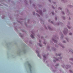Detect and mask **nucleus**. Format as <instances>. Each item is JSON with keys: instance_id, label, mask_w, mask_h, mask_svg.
I'll return each instance as SVG.
<instances>
[{"instance_id": "nucleus-1", "label": "nucleus", "mask_w": 73, "mask_h": 73, "mask_svg": "<svg viewBox=\"0 0 73 73\" xmlns=\"http://www.w3.org/2000/svg\"><path fill=\"white\" fill-rule=\"evenodd\" d=\"M31 38H34V36L33 35H31Z\"/></svg>"}, {"instance_id": "nucleus-2", "label": "nucleus", "mask_w": 73, "mask_h": 73, "mask_svg": "<svg viewBox=\"0 0 73 73\" xmlns=\"http://www.w3.org/2000/svg\"><path fill=\"white\" fill-rule=\"evenodd\" d=\"M69 52L70 53H72L73 52V50H70L69 51Z\"/></svg>"}, {"instance_id": "nucleus-3", "label": "nucleus", "mask_w": 73, "mask_h": 73, "mask_svg": "<svg viewBox=\"0 0 73 73\" xmlns=\"http://www.w3.org/2000/svg\"><path fill=\"white\" fill-rule=\"evenodd\" d=\"M29 66V67L30 68H32V67L31 66V65L30 64H28Z\"/></svg>"}, {"instance_id": "nucleus-4", "label": "nucleus", "mask_w": 73, "mask_h": 73, "mask_svg": "<svg viewBox=\"0 0 73 73\" xmlns=\"http://www.w3.org/2000/svg\"><path fill=\"white\" fill-rule=\"evenodd\" d=\"M43 57H44V58H46V56H45V55H43Z\"/></svg>"}, {"instance_id": "nucleus-5", "label": "nucleus", "mask_w": 73, "mask_h": 73, "mask_svg": "<svg viewBox=\"0 0 73 73\" xmlns=\"http://www.w3.org/2000/svg\"><path fill=\"white\" fill-rule=\"evenodd\" d=\"M61 9H62V8L61 7L59 8V10H61Z\"/></svg>"}, {"instance_id": "nucleus-6", "label": "nucleus", "mask_w": 73, "mask_h": 73, "mask_svg": "<svg viewBox=\"0 0 73 73\" xmlns=\"http://www.w3.org/2000/svg\"><path fill=\"white\" fill-rule=\"evenodd\" d=\"M37 56L38 57H40V54H38Z\"/></svg>"}, {"instance_id": "nucleus-7", "label": "nucleus", "mask_w": 73, "mask_h": 73, "mask_svg": "<svg viewBox=\"0 0 73 73\" xmlns=\"http://www.w3.org/2000/svg\"><path fill=\"white\" fill-rule=\"evenodd\" d=\"M62 14H63V15H65V13H64V12H62Z\"/></svg>"}, {"instance_id": "nucleus-8", "label": "nucleus", "mask_w": 73, "mask_h": 73, "mask_svg": "<svg viewBox=\"0 0 73 73\" xmlns=\"http://www.w3.org/2000/svg\"><path fill=\"white\" fill-rule=\"evenodd\" d=\"M52 15H54V12H52Z\"/></svg>"}, {"instance_id": "nucleus-9", "label": "nucleus", "mask_w": 73, "mask_h": 73, "mask_svg": "<svg viewBox=\"0 0 73 73\" xmlns=\"http://www.w3.org/2000/svg\"><path fill=\"white\" fill-rule=\"evenodd\" d=\"M70 35H72V34L71 33H69Z\"/></svg>"}, {"instance_id": "nucleus-10", "label": "nucleus", "mask_w": 73, "mask_h": 73, "mask_svg": "<svg viewBox=\"0 0 73 73\" xmlns=\"http://www.w3.org/2000/svg\"><path fill=\"white\" fill-rule=\"evenodd\" d=\"M68 13H69V11L68 10L67 11Z\"/></svg>"}, {"instance_id": "nucleus-11", "label": "nucleus", "mask_w": 73, "mask_h": 73, "mask_svg": "<svg viewBox=\"0 0 73 73\" xmlns=\"http://www.w3.org/2000/svg\"><path fill=\"white\" fill-rule=\"evenodd\" d=\"M54 42H55V43H56V42H57V41H56V40H55V41H54Z\"/></svg>"}, {"instance_id": "nucleus-12", "label": "nucleus", "mask_w": 73, "mask_h": 73, "mask_svg": "<svg viewBox=\"0 0 73 73\" xmlns=\"http://www.w3.org/2000/svg\"><path fill=\"white\" fill-rule=\"evenodd\" d=\"M58 55L59 56H61V54H58Z\"/></svg>"}, {"instance_id": "nucleus-13", "label": "nucleus", "mask_w": 73, "mask_h": 73, "mask_svg": "<svg viewBox=\"0 0 73 73\" xmlns=\"http://www.w3.org/2000/svg\"><path fill=\"white\" fill-rule=\"evenodd\" d=\"M68 28L69 29H70V27H68Z\"/></svg>"}, {"instance_id": "nucleus-14", "label": "nucleus", "mask_w": 73, "mask_h": 73, "mask_svg": "<svg viewBox=\"0 0 73 73\" xmlns=\"http://www.w3.org/2000/svg\"><path fill=\"white\" fill-rule=\"evenodd\" d=\"M55 20H57V18L56 17H55Z\"/></svg>"}, {"instance_id": "nucleus-15", "label": "nucleus", "mask_w": 73, "mask_h": 73, "mask_svg": "<svg viewBox=\"0 0 73 73\" xmlns=\"http://www.w3.org/2000/svg\"><path fill=\"white\" fill-rule=\"evenodd\" d=\"M36 53H38V52L37 51V50H36Z\"/></svg>"}, {"instance_id": "nucleus-16", "label": "nucleus", "mask_w": 73, "mask_h": 73, "mask_svg": "<svg viewBox=\"0 0 73 73\" xmlns=\"http://www.w3.org/2000/svg\"><path fill=\"white\" fill-rule=\"evenodd\" d=\"M39 45L40 46H41L40 45V44H39Z\"/></svg>"}, {"instance_id": "nucleus-17", "label": "nucleus", "mask_w": 73, "mask_h": 73, "mask_svg": "<svg viewBox=\"0 0 73 73\" xmlns=\"http://www.w3.org/2000/svg\"><path fill=\"white\" fill-rule=\"evenodd\" d=\"M63 19H65V17H63Z\"/></svg>"}, {"instance_id": "nucleus-18", "label": "nucleus", "mask_w": 73, "mask_h": 73, "mask_svg": "<svg viewBox=\"0 0 73 73\" xmlns=\"http://www.w3.org/2000/svg\"><path fill=\"white\" fill-rule=\"evenodd\" d=\"M63 42L65 43V41H63Z\"/></svg>"}, {"instance_id": "nucleus-19", "label": "nucleus", "mask_w": 73, "mask_h": 73, "mask_svg": "<svg viewBox=\"0 0 73 73\" xmlns=\"http://www.w3.org/2000/svg\"><path fill=\"white\" fill-rule=\"evenodd\" d=\"M59 65H56V66H58Z\"/></svg>"}, {"instance_id": "nucleus-20", "label": "nucleus", "mask_w": 73, "mask_h": 73, "mask_svg": "<svg viewBox=\"0 0 73 73\" xmlns=\"http://www.w3.org/2000/svg\"><path fill=\"white\" fill-rule=\"evenodd\" d=\"M39 42H41V40H39Z\"/></svg>"}, {"instance_id": "nucleus-21", "label": "nucleus", "mask_w": 73, "mask_h": 73, "mask_svg": "<svg viewBox=\"0 0 73 73\" xmlns=\"http://www.w3.org/2000/svg\"><path fill=\"white\" fill-rule=\"evenodd\" d=\"M48 1H50V0H48Z\"/></svg>"}, {"instance_id": "nucleus-22", "label": "nucleus", "mask_w": 73, "mask_h": 73, "mask_svg": "<svg viewBox=\"0 0 73 73\" xmlns=\"http://www.w3.org/2000/svg\"><path fill=\"white\" fill-rule=\"evenodd\" d=\"M70 72H72V71L71 70H70Z\"/></svg>"}, {"instance_id": "nucleus-23", "label": "nucleus", "mask_w": 73, "mask_h": 73, "mask_svg": "<svg viewBox=\"0 0 73 73\" xmlns=\"http://www.w3.org/2000/svg\"><path fill=\"white\" fill-rule=\"evenodd\" d=\"M70 18H69V20H70Z\"/></svg>"}, {"instance_id": "nucleus-24", "label": "nucleus", "mask_w": 73, "mask_h": 73, "mask_svg": "<svg viewBox=\"0 0 73 73\" xmlns=\"http://www.w3.org/2000/svg\"><path fill=\"white\" fill-rule=\"evenodd\" d=\"M55 61L54 60H53V61Z\"/></svg>"}, {"instance_id": "nucleus-25", "label": "nucleus", "mask_w": 73, "mask_h": 73, "mask_svg": "<svg viewBox=\"0 0 73 73\" xmlns=\"http://www.w3.org/2000/svg\"><path fill=\"white\" fill-rule=\"evenodd\" d=\"M64 34H65V33H64Z\"/></svg>"}, {"instance_id": "nucleus-26", "label": "nucleus", "mask_w": 73, "mask_h": 73, "mask_svg": "<svg viewBox=\"0 0 73 73\" xmlns=\"http://www.w3.org/2000/svg\"><path fill=\"white\" fill-rule=\"evenodd\" d=\"M44 44H45V43H44Z\"/></svg>"}, {"instance_id": "nucleus-27", "label": "nucleus", "mask_w": 73, "mask_h": 73, "mask_svg": "<svg viewBox=\"0 0 73 73\" xmlns=\"http://www.w3.org/2000/svg\"><path fill=\"white\" fill-rule=\"evenodd\" d=\"M53 8H54V7H53Z\"/></svg>"}, {"instance_id": "nucleus-28", "label": "nucleus", "mask_w": 73, "mask_h": 73, "mask_svg": "<svg viewBox=\"0 0 73 73\" xmlns=\"http://www.w3.org/2000/svg\"><path fill=\"white\" fill-rule=\"evenodd\" d=\"M39 16H40V15H38Z\"/></svg>"}]
</instances>
